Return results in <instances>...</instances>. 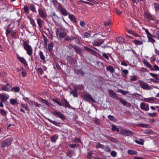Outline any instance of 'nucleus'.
<instances>
[{"label": "nucleus", "mask_w": 159, "mask_h": 159, "mask_svg": "<svg viewBox=\"0 0 159 159\" xmlns=\"http://www.w3.org/2000/svg\"><path fill=\"white\" fill-rule=\"evenodd\" d=\"M23 46L27 54L30 57L32 56L33 49L31 46L28 44L26 41H23Z\"/></svg>", "instance_id": "obj_1"}, {"label": "nucleus", "mask_w": 159, "mask_h": 159, "mask_svg": "<svg viewBox=\"0 0 159 159\" xmlns=\"http://www.w3.org/2000/svg\"><path fill=\"white\" fill-rule=\"evenodd\" d=\"M56 35L57 38L60 39L64 38L66 36L65 31L61 29H57L56 32Z\"/></svg>", "instance_id": "obj_2"}, {"label": "nucleus", "mask_w": 159, "mask_h": 159, "mask_svg": "<svg viewBox=\"0 0 159 159\" xmlns=\"http://www.w3.org/2000/svg\"><path fill=\"white\" fill-rule=\"evenodd\" d=\"M133 132L129 130L125 129H122L120 130L119 133L125 136H129L132 135L133 134Z\"/></svg>", "instance_id": "obj_3"}, {"label": "nucleus", "mask_w": 159, "mask_h": 159, "mask_svg": "<svg viewBox=\"0 0 159 159\" xmlns=\"http://www.w3.org/2000/svg\"><path fill=\"white\" fill-rule=\"evenodd\" d=\"M139 85L141 87L145 90H150L151 89V87L146 82H145L142 81H139Z\"/></svg>", "instance_id": "obj_4"}, {"label": "nucleus", "mask_w": 159, "mask_h": 159, "mask_svg": "<svg viewBox=\"0 0 159 159\" xmlns=\"http://www.w3.org/2000/svg\"><path fill=\"white\" fill-rule=\"evenodd\" d=\"M57 9L60 10L61 13L64 16H67L69 14L66 9L63 8L62 5L61 4L58 5Z\"/></svg>", "instance_id": "obj_5"}, {"label": "nucleus", "mask_w": 159, "mask_h": 159, "mask_svg": "<svg viewBox=\"0 0 159 159\" xmlns=\"http://www.w3.org/2000/svg\"><path fill=\"white\" fill-rule=\"evenodd\" d=\"M11 141L10 139H6L1 143V146L2 147L5 148L11 145Z\"/></svg>", "instance_id": "obj_6"}, {"label": "nucleus", "mask_w": 159, "mask_h": 159, "mask_svg": "<svg viewBox=\"0 0 159 159\" xmlns=\"http://www.w3.org/2000/svg\"><path fill=\"white\" fill-rule=\"evenodd\" d=\"M50 16L52 17L53 21L55 23H57L59 21L60 17L56 14L54 11H53L51 12Z\"/></svg>", "instance_id": "obj_7"}, {"label": "nucleus", "mask_w": 159, "mask_h": 159, "mask_svg": "<svg viewBox=\"0 0 159 159\" xmlns=\"http://www.w3.org/2000/svg\"><path fill=\"white\" fill-rule=\"evenodd\" d=\"M61 104L62 105L61 106H63L65 108L68 107L69 109H70L72 108V107L70 105L67 100L65 99L64 98L61 100Z\"/></svg>", "instance_id": "obj_8"}, {"label": "nucleus", "mask_w": 159, "mask_h": 159, "mask_svg": "<svg viewBox=\"0 0 159 159\" xmlns=\"http://www.w3.org/2000/svg\"><path fill=\"white\" fill-rule=\"evenodd\" d=\"M103 39H96L92 42V44L94 46H99L103 43L104 42Z\"/></svg>", "instance_id": "obj_9"}, {"label": "nucleus", "mask_w": 159, "mask_h": 159, "mask_svg": "<svg viewBox=\"0 0 159 159\" xmlns=\"http://www.w3.org/2000/svg\"><path fill=\"white\" fill-rule=\"evenodd\" d=\"M140 108L142 110L146 111H148L149 110V105L148 104L144 102H141L140 104Z\"/></svg>", "instance_id": "obj_10"}, {"label": "nucleus", "mask_w": 159, "mask_h": 159, "mask_svg": "<svg viewBox=\"0 0 159 159\" xmlns=\"http://www.w3.org/2000/svg\"><path fill=\"white\" fill-rule=\"evenodd\" d=\"M9 95L7 94L3 93L0 95V98L3 102L7 101L9 98Z\"/></svg>", "instance_id": "obj_11"}, {"label": "nucleus", "mask_w": 159, "mask_h": 159, "mask_svg": "<svg viewBox=\"0 0 159 159\" xmlns=\"http://www.w3.org/2000/svg\"><path fill=\"white\" fill-rule=\"evenodd\" d=\"M53 113L54 114L57 115L58 117L62 120H64L65 119V116L61 112L57 111H54Z\"/></svg>", "instance_id": "obj_12"}, {"label": "nucleus", "mask_w": 159, "mask_h": 159, "mask_svg": "<svg viewBox=\"0 0 159 159\" xmlns=\"http://www.w3.org/2000/svg\"><path fill=\"white\" fill-rule=\"evenodd\" d=\"M39 101L41 103H44L49 107H52L54 106V105L48 102L47 100H45L42 98H39Z\"/></svg>", "instance_id": "obj_13"}, {"label": "nucleus", "mask_w": 159, "mask_h": 159, "mask_svg": "<svg viewBox=\"0 0 159 159\" xmlns=\"http://www.w3.org/2000/svg\"><path fill=\"white\" fill-rule=\"evenodd\" d=\"M17 58L18 60H19L25 66H28L27 62L25 59L23 57L18 56L17 57Z\"/></svg>", "instance_id": "obj_14"}, {"label": "nucleus", "mask_w": 159, "mask_h": 159, "mask_svg": "<svg viewBox=\"0 0 159 159\" xmlns=\"http://www.w3.org/2000/svg\"><path fill=\"white\" fill-rule=\"evenodd\" d=\"M67 61L69 62L72 66H74L76 61L75 59H73L71 57L68 56L67 58Z\"/></svg>", "instance_id": "obj_15"}, {"label": "nucleus", "mask_w": 159, "mask_h": 159, "mask_svg": "<svg viewBox=\"0 0 159 159\" xmlns=\"http://www.w3.org/2000/svg\"><path fill=\"white\" fill-rule=\"evenodd\" d=\"M152 7L154 9L156 14V15L159 14V4L154 3L152 5Z\"/></svg>", "instance_id": "obj_16"}, {"label": "nucleus", "mask_w": 159, "mask_h": 159, "mask_svg": "<svg viewBox=\"0 0 159 159\" xmlns=\"http://www.w3.org/2000/svg\"><path fill=\"white\" fill-rule=\"evenodd\" d=\"M38 12L40 16L42 18L44 19L46 17V15L45 13L40 8H39L38 9Z\"/></svg>", "instance_id": "obj_17"}, {"label": "nucleus", "mask_w": 159, "mask_h": 159, "mask_svg": "<svg viewBox=\"0 0 159 159\" xmlns=\"http://www.w3.org/2000/svg\"><path fill=\"white\" fill-rule=\"evenodd\" d=\"M38 54L40 57V59L43 61V62L44 63H45L46 62V61L45 59V57L43 54V52L41 51H39V52Z\"/></svg>", "instance_id": "obj_18"}, {"label": "nucleus", "mask_w": 159, "mask_h": 159, "mask_svg": "<svg viewBox=\"0 0 159 159\" xmlns=\"http://www.w3.org/2000/svg\"><path fill=\"white\" fill-rule=\"evenodd\" d=\"M120 102L124 106H130V104L127 102L125 100L120 98H118Z\"/></svg>", "instance_id": "obj_19"}, {"label": "nucleus", "mask_w": 159, "mask_h": 159, "mask_svg": "<svg viewBox=\"0 0 159 159\" xmlns=\"http://www.w3.org/2000/svg\"><path fill=\"white\" fill-rule=\"evenodd\" d=\"M10 103L13 106H15L18 104V101L16 99H10Z\"/></svg>", "instance_id": "obj_20"}, {"label": "nucleus", "mask_w": 159, "mask_h": 159, "mask_svg": "<svg viewBox=\"0 0 159 159\" xmlns=\"http://www.w3.org/2000/svg\"><path fill=\"white\" fill-rule=\"evenodd\" d=\"M11 86L9 84H7L6 85L3 86L2 87V90H5L7 92H9L10 91V89Z\"/></svg>", "instance_id": "obj_21"}, {"label": "nucleus", "mask_w": 159, "mask_h": 159, "mask_svg": "<svg viewBox=\"0 0 159 159\" xmlns=\"http://www.w3.org/2000/svg\"><path fill=\"white\" fill-rule=\"evenodd\" d=\"M109 93L110 96L111 97L113 98L114 99L116 98H117L116 94L112 90H109Z\"/></svg>", "instance_id": "obj_22"}, {"label": "nucleus", "mask_w": 159, "mask_h": 159, "mask_svg": "<svg viewBox=\"0 0 159 159\" xmlns=\"http://www.w3.org/2000/svg\"><path fill=\"white\" fill-rule=\"evenodd\" d=\"M84 97L85 98H89L93 102L95 103L96 102L95 100L94 99H93L91 95L89 93L85 94L84 95Z\"/></svg>", "instance_id": "obj_23"}, {"label": "nucleus", "mask_w": 159, "mask_h": 159, "mask_svg": "<svg viewBox=\"0 0 159 159\" xmlns=\"http://www.w3.org/2000/svg\"><path fill=\"white\" fill-rule=\"evenodd\" d=\"M143 63L148 68L150 69L151 70H152L153 67H152L151 64L147 60L143 61Z\"/></svg>", "instance_id": "obj_24"}, {"label": "nucleus", "mask_w": 159, "mask_h": 159, "mask_svg": "<svg viewBox=\"0 0 159 159\" xmlns=\"http://www.w3.org/2000/svg\"><path fill=\"white\" fill-rule=\"evenodd\" d=\"M143 101L146 102L152 103L154 102V100L152 98H144Z\"/></svg>", "instance_id": "obj_25"}, {"label": "nucleus", "mask_w": 159, "mask_h": 159, "mask_svg": "<svg viewBox=\"0 0 159 159\" xmlns=\"http://www.w3.org/2000/svg\"><path fill=\"white\" fill-rule=\"evenodd\" d=\"M106 70L112 73L115 72L114 69H113V67L111 66H107L106 67Z\"/></svg>", "instance_id": "obj_26"}, {"label": "nucleus", "mask_w": 159, "mask_h": 159, "mask_svg": "<svg viewBox=\"0 0 159 159\" xmlns=\"http://www.w3.org/2000/svg\"><path fill=\"white\" fill-rule=\"evenodd\" d=\"M37 23L40 28H42L43 26V24L44 23V21L40 19L37 18Z\"/></svg>", "instance_id": "obj_27"}, {"label": "nucleus", "mask_w": 159, "mask_h": 159, "mask_svg": "<svg viewBox=\"0 0 159 159\" xmlns=\"http://www.w3.org/2000/svg\"><path fill=\"white\" fill-rule=\"evenodd\" d=\"M58 138V135L57 134H55L51 137V140L52 142L55 143Z\"/></svg>", "instance_id": "obj_28"}, {"label": "nucleus", "mask_w": 159, "mask_h": 159, "mask_svg": "<svg viewBox=\"0 0 159 159\" xmlns=\"http://www.w3.org/2000/svg\"><path fill=\"white\" fill-rule=\"evenodd\" d=\"M73 48L75 50L76 52L78 54H80L81 52V49L79 47L77 46H74Z\"/></svg>", "instance_id": "obj_29"}, {"label": "nucleus", "mask_w": 159, "mask_h": 159, "mask_svg": "<svg viewBox=\"0 0 159 159\" xmlns=\"http://www.w3.org/2000/svg\"><path fill=\"white\" fill-rule=\"evenodd\" d=\"M70 94H72L73 96L74 97H77L78 93L77 92V90L76 89H75L70 92Z\"/></svg>", "instance_id": "obj_30"}, {"label": "nucleus", "mask_w": 159, "mask_h": 159, "mask_svg": "<svg viewBox=\"0 0 159 159\" xmlns=\"http://www.w3.org/2000/svg\"><path fill=\"white\" fill-rule=\"evenodd\" d=\"M29 20L30 21V24L33 27H35L36 26V24L33 19L31 17H29Z\"/></svg>", "instance_id": "obj_31"}, {"label": "nucleus", "mask_w": 159, "mask_h": 159, "mask_svg": "<svg viewBox=\"0 0 159 159\" xmlns=\"http://www.w3.org/2000/svg\"><path fill=\"white\" fill-rule=\"evenodd\" d=\"M29 8L30 10L32 11L33 12H34V13H36L37 11L36 10V8L32 4H31L30 5V6L29 7Z\"/></svg>", "instance_id": "obj_32"}, {"label": "nucleus", "mask_w": 159, "mask_h": 159, "mask_svg": "<svg viewBox=\"0 0 159 159\" xmlns=\"http://www.w3.org/2000/svg\"><path fill=\"white\" fill-rule=\"evenodd\" d=\"M143 29L144 30V31H145V32L146 33L147 35V37H149V36H151L152 37H154V36H153V35H152V34H151L149 32L148 30L147 29H146L145 28H143Z\"/></svg>", "instance_id": "obj_33"}, {"label": "nucleus", "mask_w": 159, "mask_h": 159, "mask_svg": "<svg viewBox=\"0 0 159 159\" xmlns=\"http://www.w3.org/2000/svg\"><path fill=\"white\" fill-rule=\"evenodd\" d=\"M130 155H136L137 153V152L134 150H129L127 152Z\"/></svg>", "instance_id": "obj_34"}, {"label": "nucleus", "mask_w": 159, "mask_h": 159, "mask_svg": "<svg viewBox=\"0 0 159 159\" xmlns=\"http://www.w3.org/2000/svg\"><path fill=\"white\" fill-rule=\"evenodd\" d=\"M20 90V88L18 87H13L11 88V91H14L15 92H18Z\"/></svg>", "instance_id": "obj_35"}, {"label": "nucleus", "mask_w": 159, "mask_h": 159, "mask_svg": "<svg viewBox=\"0 0 159 159\" xmlns=\"http://www.w3.org/2000/svg\"><path fill=\"white\" fill-rule=\"evenodd\" d=\"M51 1L52 2L54 7L57 8V6H58V5L60 4L58 3L57 1V0H51Z\"/></svg>", "instance_id": "obj_36"}, {"label": "nucleus", "mask_w": 159, "mask_h": 159, "mask_svg": "<svg viewBox=\"0 0 159 159\" xmlns=\"http://www.w3.org/2000/svg\"><path fill=\"white\" fill-rule=\"evenodd\" d=\"M7 113V112L4 109H0V114H1L2 116H6Z\"/></svg>", "instance_id": "obj_37"}, {"label": "nucleus", "mask_w": 159, "mask_h": 159, "mask_svg": "<svg viewBox=\"0 0 159 159\" xmlns=\"http://www.w3.org/2000/svg\"><path fill=\"white\" fill-rule=\"evenodd\" d=\"M68 15L69 17L71 20H72L75 22H76V20L75 16L70 14H69Z\"/></svg>", "instance_id": "obj_38"}, {"label": "nucleus", "mask_w": 159, "mask_h": 159, "mask_svg": "<svg viewBox=\"0 0 159 159\" xmlns=\"http://www.w3.org/2000/svg\"><path fill=\"white\" fill-rule=\"evenodd\" d=\"M133 42L137 45H140L143 44V42L137 40H135L133 41Z\"/></svg>", "instance_id": "obj_39"}, {"label": "nucleus", "mask_w": 159, "mask_h": 159, "mask_svg": "<svg viewBox=\"0 0 159 159\" xmlns=\"http://www.w3.org/2000/svg\"><path fill=\"white\" fill-rule=\"evenodd\" d=\"M73 153V152L72 150H68L67 152L66 153V155L67 156L70 158L72 157Z\"/></svg>", "instance_id": "obj_40"}, {"label": "nucleus", "mask_w": 159, "mask_h": 159, "mask_svg": "<svg viewBox=\"0 0 159 159\" xmlns=\"http://www.w3.org/2000/svg\"><path fill=\"white\" fill-rule=\"evenodd\" d=\"M75 38L72 35L70 36H68L65 38V40L66 41L72 40L75 39Z\"/></svg>", "instance_id": "obj_41"}, {"label": "nucleus", "mask_w": 159, "mask_h": 159, "mask_svg": "<svg viewBox=\"0 0 159 159\" xmlns=\"http://www.w3.org/2000/svg\"><path fill=\"white\" fill-rule=\"evenodd\" d=\"M91 36L90 34L88 32H84L82 35L83 38H88Z\"/></svg>", "instance_id": "obj_42"}, {"label": "nucleus", "mask_w": 159, "mask_h": 159, "mask_svg": "<svg viewBox=\"0 0 159 159\" xmlns=\"http://www.w3.org/2000/svg\"><path fill=\"white\" fill-rule=\"evenodd\" d=\"M46 119L49 122H50V123H52V124H54V125H55L56 126H57L58 125V123L56 121H53L48 118H46Z\"/></svg>", "instance_id": "obj_43"}, {"label": "nucleus", "mask_w": 159, "mask_h": 159, "mask_svg": "<svg viewBox=\"0 0 159 159\" xmlns=\"http://www.w3.org/2000/svg\"><path fill=\"white\" fill-rule=\"evenodd\" d=\"M116 40L119 43H121L124 41V38L122 37H119L117 38Z\"/></svg>", "instance_id": "obj_44"}, {"label": "nucleus", "mask_w": 159, "mask_h": 159, "mask_svg": "<svg viewBox=\"0 0 159 159\" xmlns=\"http://www.w3.org/2000/svg\"><path fill=\"white\" fill-rule=\"evenodd\" d=\"M95 147L96 148H101L103 149L104 148V146L103 145L101 144L100 143H96V145Z\"/></svg>", "instance_id": "obj_45"}, {"label": "nucleus", "mask_w": 159, "mask_h": 159, "mask_svg": "<svg viewBox=\"0 0 159 159\" xmlns=\"http://www.w3.org/2000/svg\"><path fill=\"white\" fill-rule=\"evenodd\" d=\"M75 42L77 44H80L81 42V38L79 37H76L75 38Z\"/></svg>", "instance_id": "obj_46"}, {"label": "nucleus", "mask_w": 159, "mask_h": 159, "mask_svg": "<svg viewBox=\"0 0 159 159\" xmlns=\"http://www.w3.org/2000/svg\"><path fill=\"white\" fill-rule=\"evenodd\" d=\"M112 130L113 131H116L117 132L119 131V129L116 126L114 125H113L112 126Z\"/></svg>", "instance_id": "obj_47"}, {"label": "nucleus", "mask_w": 159, "mask_h": 159, "mask_svg": "<svg viewBox=\"0 0 159 159\" xmlns=\"http://www.w3.org/2000/svg\"><path fill=\"white\" fill-rule=\"evenodd\" d=\"M53 47V43H50L48 45V49L49 51H51Z\"/></svg>", "instance_id": "obj_48"}, {"label": "nucleus", "mask_w": 159, "mask_h": 159, "mask_svg": "<svg viewBox=\"0 0 159 159\" xmlns=\"http://www.w3.org/2000/svg\"><path fill=\"white\" fill-rule=\"evenodd\" d=\"M108 118L109 120L111 121H116V119L112 116L111 115H108Z\"/></svg>", "instance_id": "obj_49"}, {"label": "nucleus", "mask_w": 159, "mask_h": 159, "mask_svg": "<svg viewBox=\"0 0 159 159\" xmlns=\"http://www.w3.org/2000/svg\"><path fill=\"white\" fill-rule=\"evenodd\" d=\"M153 67L152 70H151L159 71V67L157 65L155 64L153 66Z\"/></svg>", "instance_id": "obj_50"}, {"label": "nucleus", "mask_w": 159, "mask_h": 159, "mask_svg": "<svg viewBox=\"0 0 159 159\" xmlns=\"http://www.w3.org/2000/svg\"><path fill=\"white\" fill-rule=\"evenodd\" d=\"M23 9L25 13L27 14H28L29 13V10L27 6H24Z\"/></svg>", "instance_id": "obj_51"}, {"label": "nucleus", "mask_w": 159, "mask_h": 159, "mask_svg": "<svg viewBox=\"0 0 159 159\" xmlns=\"http://www.w3.org/2000/svg\"><path fill=\"white\" fill-rule=\"evenodd\" d=\"M37 71L41 75H42L44 73L43 70L41 67L38 68Z\"/></svg>", "instance_id": "obj_52"}, {"label": "nucleus", "mask_w": 159, "mask_h": 159, "mask_svg": "<svg viewBox=\"0 0 159 159\" xmlns=\"http://www.w3.org/2000/svg\"><path fill=\"white\" fill-rule=\"evenodd\" d=\"M151 36H149L148 37V40L149 42H151V43H153L155 42V40L154 39L151 37Z\"/></svg>", "instance_id": "obj_53"}, {"label": "nucleus", "mask_w": 159, "mask_h": 159, "mask_svg": "<svg viewBox=\"0 0 159 159\" xmlns=\"http://www.w3.org/2000/svg\"><path fill=\"white\" fill-rule=\"evenodd\" d=\"M143 128H147L148 126V125L146 124H139L137 125Z\"/></svg>", "instance_id": "obj_54"}, {"label": "nucleus", "mask_w": 159, "mask_h": 159, "mask_svg": "<svg viewBox=\"0 0 159 159\" xmlns=\"http://www.w3.org/2000/svg\"><path fill=\"white\" fill-rule=\"evenodd\" d=\"M143 128H147L148 126V125L146 124H139L137 125Z\"/></svg>", "instance_id": "obj_55"}, {"label": "nucleus", "mask_w": 159, "mask_h": 159, "mask_svg": "<svg viewBox=\"0 0 159 159\" xmlns=\"http://www.w3.org/2000/svg\"><path fill=\"white\" fill-rule=\"evenodd\" d=\"M92 152H90L88 153L87 158L88 159H92Z\"/></svg>", "instance_id": "obj_56"}, {"label": "nucleus", "mask_w": 159, "mask_h": 159, "mask_svg": "<svg viewBox=\"0 0 159 159\" xmlns=\"http://www.w3.org/2000/svg\"><path fill=\"white\" fill-rule=\"evenodd\" d=\"M21 74H22V76L23 77H25L27 75V73L26 72V71L23 68H22V72Z\"/></svg>", "instance_id": "obj_57"}, {"label": "nucleus", "mask_w": 159, "mask_h": 159, "mask_svg": "<svg viewBox=\"0 0 159 159\" xmlns=\"http://www.w3.org/2000/svg\"><path fill=\"white\" fill-rule=\"evenodd\" d=\"M53 101L57 103L59 105L62 106V105L61 104V103L60 102V101H59V99H58L57 98L55 99H53Z\"/></svg>", "instance_id": "obj_58"}, {"label": "nucleus", "mask_w": 159, "mask_h": 159, "mask_svg": "<svg viewBox=\"0 0 159 159\" xmlns=\"http://www.w3.org/2000/svg\"><path fill=\"white\" fill-rule=\"evenodd\" d=\"M148 114L149 116L152 117L155 116L157 115V113L155 112L153 113H148Z\"/></svg>", "instance_id": "obj_59"}, {"label": "nucleus", "mask_w": 159, "mask_h": 159, "mask_svg": "<svg viewBox=\"0 0 159 159\" xmlns=\"http://www.w3.org/2000/svg\"><path fill=\"white\" fill-rule=\"evenodd\" d=\"M77 74L81 75L82 76L84 75V72L81 70H79L77 72Z\"/></svg>", "instance_id": "obj_60"}, {"label": "nucleus", "mask_w": 159, "mask_h": 159, "mask_svg": "<svg viewBox=\"0 0 159 159\" xmlns=\"http://www.w3.org/2000/svg\"><path fill=\"white\" fill-rule=\"evenodd\" d=\"M138 79V77L136 76H134L133 78L130 79V81H135Z\"/></svg>", "instance_id": "obj_61"}, {"label": "nucleus", "mask_w": 159, "mask_h": 159, "mask_svg": "<svg viewBox=\"0 0 159 159\" xmlns=\"http://www.w3.org/2000/svg\"><path fill=\"white\" fill-rule=\"evenodd\" d=\"M149 74L152 77L155 78L156 79H157V75L155 74L152 73H149Z\"/></svg>", "instance_id": "obj_62"}, {"label": "nucleus", "mask_w": 159, "mask_h": 159, "mask_svg": "<svg viewBox=\"0 0 159 159\" xmlns=\"http://www.w3.org/2000/svg\"><path fill=\"white\" fill-rule=\"evenodd\" d=\"M135 142L136 143L142 145H143L144 143L143 141H140L138 140H135Z\"/></svg>", "instance_id": "obj_63"}, {"label": "nucleus", "mask_w": 159, "mask_h": 159, "mask_svg": "<svg viewBox=\"0 0 159 159\" xmlns=\"http://www.w3.org/2000/svg\"><path fill=\"white\" fill-rule=\"evenodd\" d=\"M111 155L112 157H115L116 156V153L115 151H112L111 153Z\"/></svg>", "instance_id": "obj_64"}]
</instances>
